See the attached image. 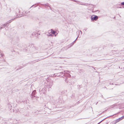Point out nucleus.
<instances>
[{
    "label": "nucleus",
    "instance_id": "nucleus-20",
    "mask_svg": "<svg viewBox=\"0 0 124 124\" xmlns=\"http://www.w3.org/2000/svg\"><path fill=\"white\" fill-rule=\"evenodd\" d=\"M28 12H25V13H26H26H28Z\"/></svg>",
    "mask_w": 124,
    "mask_h": 124
},
{
    "label": "nucleus",
    "instance_id": "nucleus-3",
    "mask_svg": "<svg viewBox=\"0 0 124 124\" xmlns=\"http://www.w3.org/2000/svg\"><path fill=\"white\" fill-rule=\"evenodd\" d=\"M98 18V16L94 15H93L91 17V19L92 20H96Z\"/></svg>",
    "mask_w": 124,
    "mask_h": 124
},
{
    "label": "nucleus",
    "instance_id": "nucleus-10",
    "mask_svg": "<svg viewBox=\"0 0 124 124\" xmlns=\"http://www.w3.org/2000/svg\"><path fill=\"white\" fill-rule=\"evenodd\" d=\"M77 39V38L76 39V40L74 41H73V42H72V45H73V44L74 43V42H75V41H76V40Z\"/></svg>",
    "mask_w": 124,
    "mask_h": 124
},
{
    "label": "nucleus",
    "instance_id": "nucleus-4",
    "mask_svg": "<svg viewBox=\"0 0 124 124\" xmlns=\"http://www.w3.org/2000/svg\"><path fill=\"white\" fill-rule=\"evenodd\" d=\"M124 118V116H122V117H121L120 118H119V119H117L116 120V121L117 122H118L119 121H120V120H122V119H123Z\"/></svg>",
    "mask_w": 124,
    "mask_h": 124
},
{
    "label": "nucleus",
    "instance_id": "nucleus-22",
    "mask_svg": "<svg viewBox=\"0 0 124 124\" xmlns=\"http://www.w3.org/2000/svg\"><path fill=\"white\" fill-rule=\"evenodd\" d=\"M56 36V35H55V36Z\"/></svg>",
    "mask_w": 124,
    "mask_h": 124
},
{
    "label": "nucleus",
    "instance_id": "nucleus-9",
    "mask_svg": "<svg viewBox=\"0 0 124 124\" xmlns=\"http://www.w3.org/2000/svg\"><path fill=\"white\" fill-rule=\"evenodd\" d=\"M35 92H36V91L35 90H34V91L32 92V94L33 95H34L35 93Z\"/></svg>",
    "mask_w": 124,
    "mask_h": 124
},
{
    "label": "nucleus",
    "instance_id": "nucleus-12",
    "mask_svg": "<svg viewBox=\"0 0 124 124\" xmlns=\"http://www.w3.org/2000/svg\"><path fill=\"white\" fill-rule=\"evenodd\" d=\"M13 20V19L9 21H8V23H10L12 21V20Z\"/></svg>",
    "mask_w": 124,
    "mask_h": 124
},
{
    "label": "nucleus",
    "instance_id": "nucleus-6",
    "mask_svg": "<svg viewBox=\"0 0 124 124\" xmlns=\"http://www.w3.org/2000/svg\"><path fill=\"white\" fill-rule=\"evenodd\" d=\"M6 25L5 24H4L2 25V26L0 27V29H2L3 28H4L6 26Z\"/></svg>",
    "mask_w": 124,
    "mask_h": 124
},
{
    "label": "nucleus",
    "instance_id": "nucleus-11",
    "mask_svg": "<svg viewBox=\"0 0 124 124\" xmlns=\"http://www.w3.org/2000/svg\"><path fill=\"white\" fill-rule=\"evenodd\" d=\"M90 6L92 7V8H94L93 6L92 5H90Z\"/></svg>",
    "mask_w": 124,
    "mask_h": 124
},
{
    "label": "nucleus",
    "instance_id": "nucleus-1",
    "mask_svg": "<svg viewBox=\"0 0 124 124\" xmlns=\"http://www.w3.org/2000/svg\"><path fill=\"white\" fill-rule=\"evenodd\" d=\"M57 76H60L61 77H63L64 76H66V77H70V75L68 73H66L65 71L64 72H61L58 73L57 74Z\"/></svg>",
    "mask_w": 124,
    "mask_h": 124
},
{
    "label": "nucleus",
    "instance_id": "nucleus-8",
    "mask_svg": "<svg viewBox=\"0 0 124 124\" xmlns=\"http://www.w3.org/2000/svg\"><path fill=\"white\" fill-rule=\"evenodd\" d=\"M8 107L9 108L11 109V108L12 106L10 104H8Z\"/></svg>",
    "mask_w": 124,
    "mask_h": 124
},
{
    "label": "nucleus",
    "instance_id": "nucleus-19",
    "mask_svg": "<svg viewBox=\"0 0 124 124\" xmlns=\"http://www.w3.org/2000/svg\"><path fill=\"white\" fill-rule=\"evenodd\" d=\"M1 56H3V54H1Z\"/></svg>",
    "mask_w": 124,
    "mask_h": 124
},
{
    "label": "nucleus",
    "instance_id": "nucleus-14",
    "mask_svg": "<svg viewBox=\"0 0 124 124\" xmlns=\"http://www.w3.org/2000/svg\"><path fill=\"white\" fill-rule=\"evenodd\" d=\"M36 34V32H34L32 34L33 35L34 34V35H35Z\"/></svg>",
    "mask_w": 124,
    "mask_h": 124
},
{
    "label": "nucleus",
    "instance_id": "nucleus-15",
    "mask_svg": "<svg viewBox=\"0 0 124 124\" xmlns=\"http://www.w3.org/2000/svg\"><path fill=\"white\" fill-rule=\"evenodd\" d=\"M15 121H16V120H14V122H13V124H15V123H14V122H15Z\"/></svg>",
    "mask_w": 124,
    "mask_h": 124
},
{
    "label": "nucleus",
    "instance_id": "nucleus-23",
    "mask_svg": "<svg viewBox=\"0 0 124 124\" xmlns=\"http://www.w3.org/2000/svg\"><path fill=\"white\" fill-rule=\"evenodd\" d=\"M97 103H98V102H97V103H96V104H97Z\"/></svg>",
    "mask_w": 124,
    "mask_h": 124
},
{
    "label": "nucleus",
    "instance_id": "nucleus-24",
    "mask_svg": "<svg viewBox=\"0 0 124 124\" xmlns=\"http://www.w3.org/2000/svg\"><path fill=\"white\" fill-rule=\"evenodd\" d=\"M97 103H98V102H97V103H96V104H97Z\"/></svg>",
    "mask_w": 124,
    "mask_h": 124
},
{
    "label": "nucleus",
    "instance_id": "nucleus-16",
    "mask_svg": "<svg viewBox=\"0 0 124 124\" xmlns=\"http://www.w3.org/2000/svg\"><path fill=\"white\" fill-rule=\"evenodd\" d=\"M105 119H104L103 120H102L100 122H99V123H98V124H99L102 121H103Z\"/></svg>",
    "mask_w": 124,
    "mask_h": 124
},
{
    "label": "nucleus",
    "instance_id": "nucleus-7",
    "mask_svg": "<svg viewBox=\"0 0 124 124\" xmlns=\"http://www.w3.org/2000/svg\"><path fill=\"white\" fill-rule=\"evenodd\" d=\"M51 30L52 33L53 34H55V31H54L52 30Z\"/></svg>",
    "mask_w": 124,
    "mask_h": 124
},
{
    "label": "nucleus",
    "instance_id": "nucleus-17",
    "mask_svg": "<svg viewBox=\"0 0 124 124\" xmlns=\"http://www.w3.org/2000/svg\"><path fill=\"white\" fill-rule=\"evenodd\" d=\"M73 1H74L75 2H77V1H76L75 0H73Z\"/></svg>",
    "mask_w": 124,
    "mask_h": 124
},
{
    "label": "nucleus",
    "instance_id": "nucleus-13",
    "mask_svg": "<svg viewBox=\"0 0 124 124\" xmlns=\"http://www.w3.org/2000/svg\"><path fill=\"white\" fill-rule=\"evenodd\" d=\"M121 4L122 5H123L124 6V2H122L121 3Z\"/></svg>",
    "mask_w": 124,
    "mask_h": 124
},
{
    "label": "nucleus",
    "instance_id": "nucleus-18",
    "mask_svg": "<svg viewBox=\"0 0 124 124\" xmlns=\"http://www.w3.org/2000/svg\"><path fill=\"white\" fill-rule=\"evenodd\" d=\"M44 90L45 91H43V93H44L45 92V89H44Z\"/></svg>",
    "mask_w": 124,
    "mask_h": 124
},
{
    "label": "nucleus",
    "instance_id": "nucleus-2",
    "mask_svg": "<svg viewBox=\"0 0 124 124\" xmlns=\"http://www.w3.org/2000/svg\"><path fill=\"white\" fill-rule=\"evenodd\" d=\"M15 12L17 16L19 15L18 17H20V16L21 15V14L19 9L18 8H17L15 10Z\"/></svg>",
    "mask_w": 124,
    "mask_h": 124
},
{
    "label": "nucleus",
    "instance_id": "nucleus-21",
    "mask_svg": "<svg viewBox=\"0 0 124 124\" xmlns=\"http://www.w3.org/2000/svg\"><path fill=\"white\" fill-rule=\"evenodd\" d=\"M52 85H53L52 84H52H51V85H51V86H52Z\"/></svg>",
    "mask_w": 124,
    "mask_h": 124
},
{
    "label": "nucleus",
    "instance_id": "nucleus-5",
    "mask_svg": "<svg viewBox=\"0 0 124 124\" xmlns=\"http://www.w3.org/2000/svg\"><path fill=\"white\" fill-rule=\"evenodd\" d=\"M47 35L48 36H53V35L52 33H49V32L47 34Z\"/></svg>",
    "mask_w": 124,
    "mask_h": 124
},
{
    "label": "nucleus",
    "instance_id": "nucleus-25",
    "mask_svg": "<svg viewBox=\"0 0 124 124\" xmlns=\"http://www.w3.org/2000/svg\"><path fill=\"white\" fill-rule=\"evenodd\" d=\"M97 103H98V102H97V103H96V104H97Z\"/></svg>",
    "mask_w": 124,
    "mask_h": 124
}]
</instances>
